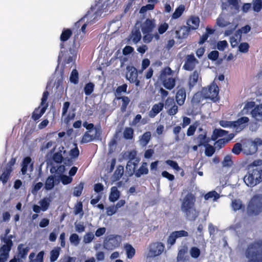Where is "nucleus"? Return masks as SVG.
Masks as SVG:
<instances>
[{
	"label": "nucleus",
	"mask_w": 262,
	"mask_h": 262,
	"mask_svg": "<svg viewBox=\"0 0 262 262\" xmlns=\"http://www.w3.org/2000/svg\"><path fill=\"white\" fill-rule=\"evenodd\" d=\"M70 241L71 244L77 246L80 243V238L77 234L73 233L70 236Z\"/></svg>",
	"instance_id": "obj_61"
},
{
	"label": "nucleus",
	"mask_w": 262,
	"mask_h": 262,
	"mask_svg": "<svg viewBox=\"0 0 262 262\" xmlns=\"http://www.w3.org/2000/svg\"><path fill=\"white\" fill-rule=\"evenodd\" d=\"M164 106V104L163 102L155 104L149 112V116L150 118H154L163 109Z\"/></svg>",
	"instance_id": "obj_21"
},
{
	"label": "nucleus",
	"mask_w": 262,
	"mask_h": 262,
	"mask_svg": "<svg viewBox=\"0 0 262 262\" xmlns=\"http://www.w3.org/2000/svg\"><path fill=\"white\" fill-rule=\"evenodd\" d=\"M165 163L168 165L170 166L173 169L177 170V171H179L181 170L180 167L179 166L178 163L176 161L167 160L165 161Z\"/></svg>",
	"instance_id": "obj_62"
},
{
	"label": "nucleus",
	"mask_w": 262,
	"mask_h": 262,
	"mask_svg": "<svg viewBox=\"0 0 262 262\" xmlns=\"http://www.w3.org/2000/svg\"><path fill=\"white\" fill-rule=\"evenodd\" d=\"M147 166V162H142L140 167L137 169H136L134 174H135L136 178H140L143 175L148 174L149 170Z\"/></svg>",
	"instance_id": "obj_19"
},
{
	"label": "nucleus",
	"mask_w": 262,
	"mask_h": 262,
	"mask_svg": "<svg viewBox=\"0 0 262 262\" xmlns=\"http://www.w3.org/2000/svg\"><path fill=\"white\" fill-rule=\"evenodd\" d=\"M244 181L246 184L253 187L262 181V167L248 168L247 174L244 177Z\"/></svg>",
	"instance_id": "obj_3"
},
{
	"label": "nucleus",
	"mask_w": 262,
	"mask_h": 262,
	"mask_svg": "<svg viewBox=\"0 0 262 262\" xmlns=\"http://www.w3.org/2000/svg\"><path fill=\"white\" fill-rule=\"evenodd\" d=\"M248 262H262V240L250 244L245 251Z\"/></svg>",
	"instance_id": "obj_2"
},
{
	"label": "nucleus",
	"mask_w": 262,
	"mask_h": 262,
	"mask_svg": "<svg viewBox=\"0 0 262 262\" xmlns=\"http://www.w3.org/2000/svg\"><path fill=\"white\" fill-rule=\"evenodd\" d=\"M94 84L92 82L86 83L84 88V92L86 95H90L93 92L94 89Z\"/></svg>",
	"instance_id": "obj_48"
},
{
	"label": "nucleus",
	"mask_w": 262,
	"mask_h": 262,
	"mask_svg": "<svg viewBox=\"0 0 262 262\" xmlns=\"http://www.w3.org/2000/svg\"><path fill=\"white\" fill-rule=\"evenodd\" d=\"M126 78L130 83H135L136 86L139 85L140 82L138 79V73L135 68L133 71L129 72L128 75H126Z\"/></svg>",
	"instance_id": "obj_25"
},
{
	"label": "nucleus",
	"mask_w": 262,
	"mask_h": 262,
	"mask_svg": "<svg viewBox=\"0 0 262 262\" xmlns=\"http://www.w3.org/2000/svg\"><path fill=\"white\" fill-rule=\"evenodd\" d=\"M228 133V131L222 129L221 128H215L213 130L211 136V140L216 141L219 137H222L227 135Z\"/></svg>",
	"instance_id": "obj_28"
},
{
	"label": "nucleus",
	"mask_w": 262,
	"mask_h": 262,
	"mask_svg": "<svg viewBox=\"0 0 262 262\" xmlns=\"http://www.w3.org/2000/svg\"><path fill=\"white\" fill-rule=\"evenodd\" d=\"M60 179L61 180V183L63 185H68L70 184L72 181L73 178L69 176H67L65 174H61L59 176Z\"/></svg>",
	"instance_id": "obj_57"
},
{
	"label": "nucleus",
	"mask_w": 262,
	"mask_h": 262,
	"mask_svg": "<svg viewBox=\"0 0 262 262\" xmlns=\"http://www.w3.org/2000/svg\"><path fill=\"white\" fill-rule=\"evenodd\" d=\"M198 62L193 54L188 55L186 57L183 68L186 71H192L195 68V64Z\"/></svg>",
	"instance_id": "obj_13"
},
{
	"label": "nucleus",
	"mask_w": 262,
	"mask_h": 262,
	"mask_svg": "<svg viewBox=\"0 0 262 262\" xmlns=\"http://www.w3.org/2000/svg\"><path fill=\"white\" fill-rule=\"evenodd\" d=\"M181 29L183 30V32L182 35L180 34V32L177 31L176 33L179 38H186L188 36L189 32L191 30L190 29V27H187V26H183L181 28Z\"/></svg>",
	"instance_id": "obj_44"
},
{
	"label": "nucleus",
	"mask_w": 262,
	"mask_h": 262,
	"mask_svg": "<svg viewBox=\"0 0 262 262\" xmlns=\"http://www.w3.org/2000/svg\"><path fill=\"white\" fill-rule=\"evenodd\" d=\"M60 254V248L54 249L50 252V261H55L59 257Z\"/></svg>",
	"instance_id": "obj_47"
},
{
	"label": "nucleus",
	"mask_w": 262,
	"mask_h": 262,
	"mask_svg": "<svg viewBox=\"0 0 262 262\" xmlns=\"http://www.w3.org/2000/svg\"><path fill=\"white\" fill-rule=\"evenodd\" d=\"M187 252V248L184 247L179 250L178 259L179 260H184L185 259V255Z\"/></svg>",
	"instance_id": "obj_59"
},
{
	"label": "nucleus",
	"mask_w": 262,
	"mask_h": 262,
	"mask_svg": "<svg viewBox=\"0 0 262 262\" xmlns=\"http://www.w3.org/2000/svg\"><path fill=\"white\" fill-rule=\"evenodd\" d=\"M262 145V140L259 138H255L250 143V147H252V151H250L251 154L255 153L257 151L258 147Z\"/></svg>",
	"instance_id": "obj_35"
},
{
	"label": "nucleus",
	"mask_w": 262,
	"mask_h": 262,
	"mask_svg": "<svg viewBox=\"0 0 262 262\" xmlns=\"http://www.w3.org/2000/svg\"><path fill=\"white\" fill-rule=\"evenodd\" d=\"M13 238V236L12 235H9L8 236V237H2L1 241L4 243V245L12 247L13 244L12 239Z\"/></svg>",
	"instance_id": "obj_58"
},
{
	"label": "nucleus",
	"mask_w": 262,
	"mask_h": 262,
	"mask_svg": "<svg viewBox=\"0 0 262 262\" xmlns=\"http://www.w3.org/2000/svg\"><path fill=\"white\" fill-rule=\"evenodd\" d=\"M173 71L170 68L167 67L163 69L160 72L159 76V79L161 82H162L166 79L172 76Z\"/></svg>",
	"instance_id": "obj_20"
},
{
	"label": "nucleus",
	"mask_w": 262,
	"mask_h": 262,
	"mask_svg": "<svg viewBox=\"0 0 262 262\" xmlns=\"http://www.w3.org/2000/svg\"><path fill=\"white\" fill-rule=\"evenodd\" d=\"M177 239V238L173 234V233L172 232L168 236L167 239L166 244L168 249H170L171 247V246H173L176 243Z\"/></svg>",
	"instance_id": "obj_46"
},
{
	"label": "nucleus",
	"mask_w": 262,
	"mask_h": 262,
	"mask_svg": "<svg viewBox=\"0 0 262 262\" xmlns=\"http://www.w3.org/2000/svg\"><path fill=\"white\" fill-rule=\"evenodd\" d=\"M121 236L119 235H110L104 241V248L108 250H113L120 246Z\"/></svg>",
	"instance_id": "obj_7"
},
{
	"label": "nucleus",
	"mask_w": 262,
	"mask_h": 262,
	"mask_svg": "<svg viewBox=\"0 0 262 262\" xmlns=\"http://www.w3.org/2000/svg\"><path fill=\"white\" fill-rule=\"evenodd\" d=\"M66 170V167L65 166L63 165H61L58 166L57 168L55 167H53L50 169V172L52 173H53L55 172H56L57 173L59 174L60 176L61 174H63L64 172Z\"/></svg>",
	"instance_id": "obj_51"
},
{
	"label": "nucleus",
	"mask_w": 262,
	"mask_h": 262,
	"mask_svg": "<svg viewBox=\"0 0 262 262\" xmlns=\"http://www.w3.org/2000/svg\"><path fill=\"white\" fill-rule=\"evenodd\" d=\"M232 208L234 211H237L239 209H244L245 206L239 200H234L232 202Z\"/></svg>",
	"instance_id": "obj_40"
},
{
	"label": "nucleus",
	"mask_w": 262,
	"mask_h": 262,
	"mask_svg": "<svg viewBox=\"0 0 262 262\" xmlns=\"http://www.w3.org/2000/svg\"><path fill=\"white\" fill-rule=\"evenodd\" d=\"M48 106V104H46V105L42 106L41 108H40L39 106L36 108L32 113V119L34 121L38 120L45 113Z\"/></svg>",
	"instance_id": "obj_22"
},
{
	"label": "nucleus",
	"mask_w": 262,
	"mask_h": 262,
	"mask_svg": "<svg viewBox=\"0 0 262 262\" xmlns=\"http://www.w3.org/2000/svg\"><path fill=\"white\" fill-rule=\"evenodd\" d=\"M74 212L75 215L79 214L82 216L83 215V205L81 202H79L75 205Z\"/></svg>",
	"instance_id": "obj_53"
},
{
	"label": "nucleus",
	"mask_w": 262,
	"mask_h": 262,
	"mask_svg": "<svg viewBox=\"0 0 262 262\" xmlns=\"http://www.w3.org/2000/svg\"><path fill=\"white\" fill-rule=\"evenodd\" d=\"M50 200L48 198H44L41 199L39 203L42 211H46L50 206Z\"/></svg>",
	"instance_id": "obj_41"
},
{
	"label": "nucleus",
	"mask_w": 262,
	"mask_h": 262,
	"mask_svg": "<svg viewBox=\"0 0 262 262\" xmlns=\"http://www.w3.org/2000/svg\"><path fill=\"white\" fill-rule=\"evenodd\" d=\"M205 98L202 91L201 92H197L194 94L191 99V103L192 105H198L201 102H202Z\"/></svg>",
	"instance_id": "obj_32"
},
{
	"label": "nucleus",
	"mask_w": 262,
	"mask_h": 262,
	"mask_svg": "<svg viewBox=\"0 0 262 262\" xmlns=\"http://www.w3.org/2000/svg\"><path fill=\"white\" fill-rule=\"evenodd\" d=\"M202 93L205 99H210L214 101L219 99V88L217 84L212 82L208 87L202 89Z\"/></svg>",
	"instance_id": "obj_6"
},
{
	"label": "nucleus",
	"mask_w": 262,
	"mask_h": 262,
	"mask_svg": "<svg viewBox=\"0 0 262 262\" xmlns=\"http://www.w3.org/2000/svg\"><path fill=\"white\" fill-rule=\"evenodd\" d=\"M242 151V145L241 143H236L232 149V152L236 155H239Z\"/></svg>",
	"instance_id": "obj_64"
},
{
	"label": "nucleus",
	"mask_w": 262,
	"mask_h": 262,
	"mask_svg": "<svg viewBox=\"0 0 262 262\" xmlns=\"http://www.w3.org/2000/svg\"><path fill=\"white\" fill-rule=\"evenodd\" d=\"M233 164V161L231 159V157L230 155H226L223 161H222V165L223 167H229Z\"/></svg>",
	"instance_id": "obj_55"
},
{
	"label": "nucleus",
	"mask_w": 262,
	"mask_h": 262,
	"mask_svg": "<svg viewBox=\"0 0 262 262\" xmlns=\"http://www.w3.org/2000/svg\"><path fill=\"white\" fill-rule=\"evenodd\" d=\"M262 211V196L254 195L250 200L248 206L247 212L249 215H257Z\"/></svg>",
	"instance_id": "obj_5"
},
{
	"label": "nucleus",
	"mask_w": 262,
	"mask_h": 262,
	"mask_svg": "<svg viewBox=\"0 0 262 262\" xmlns=\"http://www.w3.org/2000/svg\"><path fill=\"white\" fill-rule=\"evenodd\" d=\"M95 139V137L90 135L88 132H86L82 136L81 142L82 143H89L93 141Z\"/></svg>",
	"instance_id": "obj_54"
},
{
	"label": "nucleus",
	"mask_w": 262,
	"mask_h": 262,
	"mask_svg": "<svg viewBox=\"0 0 262 262\" xmlns=\"http://www.w3.org/2000/svg\"><path fill=\"white\" fill-rule=\"evenodd\" d=\"M73 32L71 29L69 28H64L61 35L60 36V40L61 43L60 44V48L61 49L64 48V42L68 40L72 36Z\"/></svg>",
	"instance_id": "obj_16"
},
{
	"label": "nucleus",
	"mask_w": 262,
	"mask_h": 262,
	"mask_svg": "<svg viewBox=\"0 0 262 262\" xmlns=\"http://www.w3.org/2000/svg\"><path fill=\"white\" fill-rule=\"evenodd\" d=\"M124 173V167L121 165H119L115 171L114 175L116 180L120 179Z\"/></svg>",
	"instance_id": "obj_52"
},
{
	"label": "nucleus",
	"mask_w": 262,
	"mask_h": 262,
	"mask_svg": "<svg viewBox=\"0 0 262 262\" xmlns=\"http://www.w3.org/2000/svg\"><path fill=\"white\" fill-rule=\"evenodd\" d=\"M55 177L54 176H49L46 179L45 184V188L47 190H52L55 186Z\"/></svg>",
	"instance_id": "obj_30"
},
{
	"label": "nucleus",
	"mask_w": 262,
	"mask_h": 262,
	"mask_svg": "<svg viewBox=\"0 0 262 262\" xmlns=\"http://www.w3.org/2000/svg\"><path fill=\"white\" fill-rule=\"evenodd\" d=\"M250 114L252 117L257 122H262V104H257Z\"/></svg>",
	"instance_id": "obj_15"
},
{
	"label": "nucleus",
	"mask_w": 262,
	"mask_h": 262,
	"mask_svg": "<svg viewBox=\"0 0 262 262\" xmlns=\"http://www.w3.org/2000/svg\"><path fill=\"white\" fill-rule=\"evenodd\" d=\"M176 101L177 104L180 105H183L186 98V92L185 88L181 85H178L176 88Z\"/></svg>",
	"instance_id": "obj_10"
},
{
	"label": "nucleus",
	"mask_w": 262,
	"mask_h": 262,
	"mask_svg": "<svg viewBox=\"0 0 262 262\" xmlns=\"http://www.w3.org/2000/svg\"><path fill=\"white\" fill-rule=\"evenodd\" d=\"M198 132L199 134L193 139L194 142L198 144V146H204L208 145V143L210 142L211 138L207 137V131L202 127H199Z\"/></svg>",
	"instance_id": "obj_8"
},
{
	"label": "nucleus",
	"mask_w": 262,
	"mask_h": 262,
	"mask_svg": "<svg viewBox=\"0 0 262 262\" xmlns=\"http://www.w3.org/2000/svg\"><path fill=\"white\" fill-rule=\"evenodd\" d=\"M13 169L11 168H4L2 173L0 176V181H2L3 184H5L8 181Z\"/></svg>",
	"instance_id": "obj_26"
},
{
	"label": "nucleus",
	"mask_w": 262,
	"mask_h": 262,
	"mask_svg": "<svg viewBox=\"0 0 262 262\" xmlns=\"http://www.w3.org/2000/svg\"><path fill=\"white\" fill-rule=\"evenodd\" d=\"M249 121L247 117H242L237 120L231 121L227 120H221L219 124L223 127H232L235 129L236 133L242 131L246 126V123Z\"/></svg>",
	"instance_id": "obj_4"
},
{
	"label": "nucleus",
	"mask_w": 262,
	"mask_h": 262,
	"mask_svg": "<svg viewBox=\"0 0 262 262\" xmlns=\"http://www.w3.org/2000/svg\"><path fill=\"white\" fill-rule=\"evenodd\" d=\"M161 83L165 89L168 90H171L175 86L176 79L174 78L171 76Z\"/></svg>",
	"instance_id": "obj_31"
},
{
	"label": "nucleus",
	"mask_w": 262,
	"mask_h": 262,
	"mask_svg": "<svg viewBox=\"0 0 262 262\" xmlns=\"http://www.w3.org/2000/svg\"><path fill=\"white\" fill-rule=\"evenodd\" d=\"M123 137L126 140H131L134 137V129L130 127H125L123 133Z\"/></svg>",
	"instance_id": "obj_39"
},
{
	"label": "nucleus",
	"mask_w": 262,
	"mask_h": 262,
	"mask_svg": "<svg viewBox=\"0 0 262 262\" xmlns=\"http://www.w3.org/2000/svg\"><path fill=\"white\" fill-rule=\"evenodd\" d=\"M124 248L126 250L127 257L132 259L135 255L136 250L135 248L129 244L125 245Z\"/></svg>",
	"instance_id": "obj_37"
},
{
	"label": "nucleus",
	"mask_w": 262,
	"mask_h": 262,
	"mask_svg": "<svg viewBox=\"0 0 262 262\" xmlns=\"http://www.w3.org/2000/svg\"><path fill=\"white\" fill-rule=\"evenodd\" d=\"M195 197L191 192L188 193L183 198L181 209L184 213L187 220L194 221L199 215L198 211L195 207Z\"/></svg>",
	"instance_id": "obj_1"
},
{
	"label": "nucleus",
	"mask_w": 262,
	"mask_h": 262,
	"mask_svg": "<svg viewBox=\"0 0 262 262\" xmlns=\"http://www.w3.org/2000/svg\"><path fill=\"white\" fill-rule=\"evenodd\" d=\"M251 30V27L249 25H247L244 27H243L239 29H238L235 33H234V35L238 38L239 41H241L242 39V33L246 34L248 33Z\"/></svg>",
	"instance_id": "obj_34"
},
{
	"label": "nucleus",
	"mask_w": 262,
	"mask_h": 262,
	"mask_svg": "<svg viewBox=\"0 0 262 262\" xmlns=\"http://www.w3.org/2000/svg\"><path fill=\"white\" fill-rule=\"evenodd\" d=\"M84 183L80 182L77 186L75 187L73 191V195L76 196H80L83 189Z\"/></svg>",
	"instance_id": "obj_49"
},
{
	"label": "nucleus",
	"mask_w": 262,
	"mask_h": 262,
	"mask_svg": "<svg viewBox=\"0 0 262 262\" xmlns=\"http://www.w3.org/2000/svg\"><path fill=\"white\" fill-rule=\"evenodd\" d=\"M201 80L202 78L200 72L198 70H194L190 74L188 78V86L189 90H191L196 85L198 81Z\"/></svg>",
	"instance_id": "obj_12"
},
{
	"label": "nucleus",
	"mask_w": 262,
	"mask_h": 262,
	"mask_svg": "<svg viewBox=\"0 0 262 262\" xmlns=\"http://www.w3.org/2000/svg\"><path fill=\"white\" fill-rule=\"evenodd\" d=\"M185 9V6L183 5H180L175 10L173 13L172 14V19H178L179 18L183 13Z\"/></svg>",
	"instance_id": "obj_36"
},
{
	"label": "nucleus",
	"mask_w": 262,
	"mask_h": 262,
	"mask_svg": "<svg viewBox=\"0 0 262 262\" xmlns=\"http://www.w3.org/2000/svg\"><path fill=\"white\" fill-rule=\"evenodd\" d=\"M12 247L3 245L0 248V262H6Z\"/></svg>",
	"instance_id": "obj_18"
},
{
	"label": "nucleus",
	"mask_w": 262,
	"mask_h": 262,
	"mask_svg": "<svg viewBox=\"0 0 262 262\" xmlns=\"http://www.w3.org/2000/svg\"><path fill=\"white\" fill-rule=\"evenodd\" d=\"M142 35L139 28H136L132 30L130 34L128 36V43H138L141 39Z\"/></svg>",
	"instance_id": "obj_14"
},
{
	"label": "nucleus",
	"mask_w": 262,
	"mask_h": 262,
	"mask_svg": "<svg viewBox=\"0 0 262 262\" xmlns=\"http://www.w3.org/2000/svg\"><path fill=\"white\" fill-rule=\"evenodd\" d=\"M200 18L198 16L192 15L187 21V27H190L191 30H195L198 29L200 25Z\"/></svg>",
	"instance_id": "obj_17"
},
{
	"label": "nucleus",
	"mask_w": 262,
	"mask_h": 262,
	"mask_svg": "<svg viewBox=\"0 0 262 262\" xmlns=\"http://www.w3.org/2000/svg\"><path fill=\"white\" fill-rule=\"evenodd\" d=\"M70 80L71 83L77 84L79 81L78 72L76 69H73L71 73Z\"/></svg>",
	"instance_id": "obj_43"
},
{
	"label": "nucleus",
	"mask_w": 262,
	"mask_h": 262,
	"mask_svg": "<svg viewBox=\"0 0 262 262\" xmlns=\"http://www.w3.org/2000/svg\"><path fill=\"white\" fill-rule=\"evenodd\" d=\"M156 27L154 19L147 18L141 25V31L143 34L152 33Z\"/></svg>",
	"instance_id": "obj_11"
},
{
	"label": "nucleus",
	"mask_w": 262,
	"mask_h": 262,
	"mask_svg": "<svg viewBox=\"0 0 262 262\" xmlns=\"http://www.w3.org/2000/svg\"><path fill=\"white\" fill-rule=\"evenodd\" d=\"M62 152L64 154L66 150H64V147L61 146L59 147V150L53 154L52 159L55 163L60 164L63 161L64 158L62 155Z\"/></svg>",
	"instance_id": "obj_24"
},
{
	"label": "nucleus",
	"mask_w": 262,
	"mask_h": 262,
	"mask_svg": "<svg viewBox=\"0 0 262 262\" xmlns=\"http://www.w3.org/2000/svg\"><path fill=\"white\" fill-rule=\"evenodd\" d=\"M127 85L126 83L118 86L115 92L116 97H120L122 93H126L127 92Z\"/></svg>",
	"instance_id": "obj_42"
},
{
	"label": "nucleus",
	"mask_w": 262,
	"mask_h": 262,
	"mask_svg": "<svg viewBox=\"0 0 262 262\" xmlns=\"http://www.w3.org/2000/svg\"><path fill=\"white\" fill-rule=\"evenodd\" d=\"M204 147H205V154L207 157H211L215 151V147L209 144V143Z\"/></svg>",
	"instance_id": "obj_50"
},
{
	"label": "nucleus",
	"mask_w": 262,
	"mask_h": 262,
	"mask_svg": "<svg viewBox=\"0 0 262 262\" xmlns=\"http://www.w3.org/2000/svg\"><path fill=\"white\" fill-rule=\"evenodd\" d=\"M23 246L24 245L22 244H20L18 246L17 249L18 251V255L21 258H25L29 251V248L28 247L23 248Z\"/></svg>",
	"instance_id": "obj_38"
},
{
	"label": "nucleus",
	"mask_w": 262,
	"mask_h": 262,
	"mask_svg": "<svg viewBox=\"0 0 262 262\" xmlns=\"http://www.w3.org/2000/svg\"><path fill=\"white\" fill-rule=\"evenodd\" d=\"M151 133L150 132H146L144 133L139 139L140 144L143 146H146L151 139Z\"/></svg>",
	"instance_id": "obj_29"
},
{
	"label": "nucleus",
	"mask_w": 262,
	"mask_h": 262,
	"mask_svg": "<svg viewBox=\"0 0 262 262\" xmlns=\"http://www.w3.org/2000/svg\"><path fill=\"white\" fill-rule=\"evenodd\" d=\"M164 248V245L162 243H153L149 246V253L151 256L155 257L161 254Z\"/></svg>",
	"instance_id": "obj_9"
},
{
	"label": "nucleus",
	"mask_w": 262,
	"mask_h": 262,
	"mask_svg": "<svg viewBox=\"0 0 262 262\" xmlns=\"http://www.w3.org/2000/svg\"><path fill=\"white\" fill-rule=\"evenodd\" d=\"M250 46L247 42H242L238 46V51L243 53H247L249 51Z\"/></svg>",
	"instance_id": "obj_63"
},
{
	"label": "nucleus",
	"mask_w": 262,
	"mask_h": 262,
	"mask_svg": "<svg viewBox=\"0 0 262 262\" xmlns=\"http://www.w3.org/2000/svg\"><path fill=\"white\" fill-rule=\"evenodd\" d=\"M190 254L192 258H197L200 255L201 251L198 248L192 247L190 250Z\"/></svg>",
	"instance_id": "obj_60"
},
{
	"label": "nucleus",
	"mask_w": 262,
	"mask_h": 262,
	"mask_svg": "<svg viewBox=\"0 0 262 262\" xmlns=\"http://www.w3.org/2000/svg\"><path fill=\"white\" fill-rule=\"evenodd\" d=\"M252 9L255 12H259L262 9V0H253Z\"/></svg>",
	"instance_id": "obj_45"
},
{
	"label": "nucleus",
	"mask_w": 262,
	"mask_h": 262,
	"mask_svg": "<svg viewBox=\"0 0 262 262\" xmlns=\"http://www.w3.org/2000/svg\"><path fill=\"white\" fill-rule=\"evenodd\" d=\"M140 158H137L135 160V161H132V160H128L126 164V169L128 172L129 176H132L134 174L137 166L140 162Z\"/></svg>",
	"instance_id": "obj_23"
},
{
	"label": "nucleus",
	"mask_w": 262,
	"mask_h": 262,
	"mask_svg": "<svg viewBox=\"0 0 262 262\" xmlns=\"http://www.w3.org/2000/svg\"><path fill=\"white\" fill-rule=\"evenodd\" d=\"M116 100H121V105L120 107L121 112L124 113L126 111L127 107L130 102V99L127 96H123L117 97L115 98Z\"/></svg>",
	"instance_id": "obj_27"
},
{
	"label": "nucleus",
	"mask_w": 262,
	"mask_h": 262,
	"mask_svg": "<svg viewBox=\"0 0 262 262\" xmlns=\"http://www.w3.org/2000/svg\"><path fill=\"white\" fill-rule=\"evenodd\" d=\"M120 197V192L116 186L111 188V192L109 195V200L111 202H115Z\"/></svg>",
	"instance_id": "obj_33"
},
{
	"label": "nucleus",
	"mask_w": 262,
	"mask_h": 262,
	"mask_svg": "<svg viewBox=\"0 0 262 262\" xmlns=\"http://www.w3.org/2000/svg\"><path fill=\"white\" fill-rule=\"evenodd\" d=\"M227 143L228 140H226L225 138L220 139L215 141L214 143L215 148L220 149L223 148Z\"/></svg>",
	"instance_id": "obj_56"
}]
</instances>
